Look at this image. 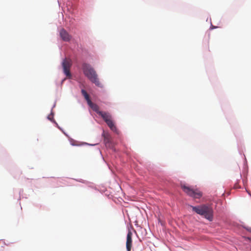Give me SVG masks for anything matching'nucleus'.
<instances>
[{"instance_id":"nucleus-4","label":"nucleus","mask_w":251,"mask_h":251,"mask_svg":"<svg viewBox=\"0 0 251 251\" xmlns=\"http://www.w3.org/2000/svg\"><path fill=\"white\" fill-rule=\"evenodd\" d=\"M72 66V61L70 59L65 58L62 62V67L63 69V72L66 75L67 77L71 78L72 76L71 73H70V68Z\"/></svg>"},{"instance_id":"nucleus-5","label":"nucleus","mask_w":251,"mask_h":251,"mask_svg":"<svg viewBox=\"0 0 251 251\" xmlns=\"http://www.w3.org/2000/svg\"><path fill=\"white\" fill-rule=\"evenodd\" d=\"M132 233L129 230L126 236V249L127 251H130L132 245Z\"/></svg>"},{"instance_id":"nucleus-3","label":"nucleus","mask_w":251,"mask_h":251,"mask_svg":"<svg viewBox=\"0 0 251 251\" xmlns=\"http://www.w3.org/2000/svg\"><path fill=\"white\" fill-rule=\"evenodd\" d=\"M180 186L183 191L190 197L195 199H199L202 196L201 192L197 189H194L182 183L180 184Z\"/></svg>"},{"instance_id":"nucleus-10","label":"nucleus","mask_w":251,"mask_h":251,"mask_svg":"<svg viewBox=\"0 0 251 251\" xmlns=\"http://www.w3.org/2000/svg\"><path fill=\"white\" fill-rule=\"evenodd\" d=\"M81 93L84 96L85 99L86 100L88 104L90 102V101H92L90 99L89 95L85 90L82 89Z\"/></svg>"},{"instance_id":"nucleus-8","label":"nucleus","mask_w":251,"mask_h":251,"mask_svg":"<svg viewBox=\"0 0 251 251\" xmlns=\"http://www.w3.org/2000/svg\"><path fill=\"white\" fill-rule=\"evenodd\" d=\"M88 104L93 111H95L99 115V112H101V111L99 110V107L97 104L93 103L92 101H90Z\"/></svg>"},{"instance_id":"nucleus-12","label":"nucleus","mask_w":251,"mask_h":251,"mask_svg":"<svg viewBox=\"0 0 251 251\" xmlns=\"http://www.w3.org/2000/svg\"><path fill=\"white\" fill-rule=\"evenodd\" d=\"M246 229L249 232H251V227H246Z\"/></svg>"},{"instance_id":"nucleus-1","label":"nucleus","mask_w":251,"mask_h":251,"mask_svg":"<svg viewBox=\"0 0 251 251\" xmlns=\"http://www.w3.org/2000/svg\"><path fill=\"white\" fill-rule=\"evenodd\" d=\"M82 70L84 75L96 86L101 87L102 84L98 78V75L91 65L83 63L82 65Z\"/></svg>"},{"instance_id":"nucleus-11","label":"nucleus","mask_w":251,"mask_h":251,"mask_svg":"<svg viewBox=\"0 0 251 251\" xmlns=\"http://www.w3.org/2000/svg\"><path fill=\"white\" fill-rule=\"evenodd\" d=\"M240 188V187L239 186L238 182H236V183L234 184V189H238V188Z\"/></svg>"},{"instance_id":"nucleus-9","label":"nucleus","mask_w":251,"mask_h":251,"mask_svg":"<svg viewBox=\"0 0 251 251\" xmlns=\"http://www.w3.org/2000/svg\"><path fill=\"white\" fill-rule=\"evenodd\" d=\"M106 124L111 130L115 133H118V129L115 126L113 120L110 121L108 123H106Z\"/></svg>"},{"instance_id":"nucleus-7","label":"nucleus","mask_w":251,"mask_h":251,"mask_svg":"<svg viewBox=\"0 0 251 251\" xmlns=\"http://www.w3.org/2000/svg\"><path fill=\"white\" fill-rule=\"evenodd\" d=\"M60 35L62 39L64 41H69L71 39L70 35L64 29L60 30Z\"/></svg>"},{"instance_id":"nucleus-13","label":"nucleus","mask_w":251,"mask_h":251,"mask_svg":"<svg viewBox=\"0 0 251 251\" xmlns=\"http://www.w3.org/2000/svg\"><path fill=\"white\" fill-rule=\"evenodd\" d=\"M48 119H49V120H51V118L50 116H48Z\"/></svg>"},{"instance_id":"nucleus-6","label":"nucleus","mask_w":251,"mask_h":251,"mask_svg":"<svg viewBox=\"0 0 251 251\" xmlns=\"http://www.w3.org/2000/svg\"><path fill=\"white\" fill-rule=\"evenodd\" d=\"M99 115L102 117L106 123L112 120V116L108 112L101 111V112H99Z\"/></svg>"},{"instance_id":"nucleus-2","label":"nucleus","mask_w":251,"mask_h":251,"mask_svg":"<svg viewBox=\"0 0 251 251\" xmlns=\"http://www.w3.org/2000/svg\"><path fill=\"white\" fill-rule=\"evenodd\" d=\"M192 210L197 214L203 216L205 218L209 221H212L213 219V210L211 207L206 205H202L199 206H191Z\"/></svg>"}]
</instances>
